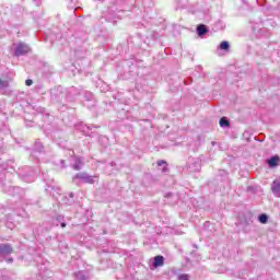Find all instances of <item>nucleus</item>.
Returning <instances> with one entry per match:
<instances>
[{"mask_svg": "<svg viewBox=\"0 0 280 280\" xmlns=\"http://www.w3.org/2000/svg\"><path fill=\"white\" fill-rule=\"evenodd\" d=\"M171 196H172V192H168L165 195V198H171Z\"/></svg>", "mask_w": 280, "mask_h": 280, "instance_id": "nucleus-34", "label": "nucleus"}, {"mask_svg": "<svg viewBox=\"0 0 280 280\" xmlns=\"http://www.w3.org/2000/svg\"><path fill=\"white\" fill-rule=\"evenodd\" d=\"M60 165H61L62 168L67 167V166L65 165V160H61V161H60Z\"/></svg>", "mask_w": 280, "mask_h": 280, "instance_id": "nucleus-33", "label": "nucleus"}, {"mask_svg": "<svg viewBox=\"0 0 280 280\" xmlns=\"http://www.w3.org/2000/svg\"><path fill=\"white\" fill-rule=\"evenodd\" d=\"M152 38L153 40H158V38L160 37L159 33H152Z\"/></svg>", "mask_w": 280, "mask_h": 280, "instance_id": "nucleus-32", "label": "nucleus"}, {"mask_svg": "<svg viewBox=\"0 0 280 280\" xmlns=\"http://www.w3.org/2000/svg\"><path fill=\"white\" fill-rule=\"evenodd\" d=\"M190 257L194 259V261H200V256L198 255V252H196V249L190 252Z\"/></svg>", "mask_w": 280, "mask_h": 280, "instance_id": "nucleus-25", "label": "nucleus"}, {"mask_svg": "<svg viewBox=\"0 0 280 280\" xmlns=\"http://www.w3.org/2000/svg\"><path fill=\"white\" fill-rule=\"evenodd\" d=\"M48 187H50V189H56V187H54V186H51V185H50V186H48Z\"/></svg>", "mask_w": 280, "mask_h": 280, "instance_id": "nucleus-37", "label": "nucleus"}, {"mask_svg": "<svg viewBox=\"0 0 280 280\" xmlns=\"http://www.w3.org/2000/svg\"><path fill=\"white\" fill-rule=\"evenodd\" d=\"M43 150H44L43 142H40V140H36L34 144V151L43 152Z\"/></svg>", "mask_w": 280, "mask_h": 280, "instance_id": "nucleus-21", "label": "nucleus"}, {"mask_svg": "<svg viewBox=\"0 0 280 280\" xmlns=\"http://www.w3.org/2000/svg\"><path fill=\"white\" fill-rule=\"evenodd\" d=\"M18 174L24 183H34L36 180V172L31 166L20 167Z\"/></svg>", "mask_w": 280, "mask_h": 280, "instance_id": "nucleus-1", "label": "nucleus"}, {"mask_svg": "<svg viewBox=\"0 0 280 280\" xmlns=\"http://www.w3.org/2000/svg\"><path fill=\"white\" fill-rule=\"evenodd\" d=\"M12 253H14V249L12 248V245L10 244H0V257L4 258V261H7V264H13L14 258L10 257V255H12ZM8 257V258H5Z\"/></svg>", "mask_w": 280, "mask_h": 280, "instance_id": "nucleus-2", "label": "nucleus"}, {"mask_svg": "<svg viewBox=\"0 0 280 280\" xmlns=\"http://www.w3.org/2000/svg\"><path fill=\"white\" fill-rule=\"evenodd\" d=\"M254 222V217L253 213L247 212L244 214V220L242 221L243 224H245V226H250V224H253Z\"/></svg>", "mask_w": 280, "mask_h": 280, "instance_id": "nucleus-13", "label": "nucleus"}, {"mask_svg": "<svg viewBox=\"0 0 280 280\" xmlns=\"http://www.w3.org/2000/svg\"><path fill=\"white\" fill-rule=\"evenodd\" d=\"M275 26H266L264 28H260L259 34L260 36H265V38H270V30H272Z\"/></svg>", "mask_w": 280, "mask_h": 280, "instance_id": "nucleus-14", "label": "nucleus"}, {"mask_svg": "<svg viewBox=\"0 0 280 280\" xmlns=\"http://www.w3.org/2000/svg\"><path fill=\"white\" fill-rule=\"evenodd\" d=\"M201 167L200 160L190 158L188 160V168L190 172H198Z\"/></svg>", "mask_w": 280, "mask_h": 280, "instance_id": "nucleus-6", "label": "nucleus"}, {"mask_svg": "<svg viewBox=\"0 0 280 280\" xmlns=\"http://www.w3.org/2000/svg\"><path fill=\"white\" fill-rule=\"evenodd\" d=\"M219 176H221V177L229 176V173L224 170H220L219 171Z\"/></svg>", "mask_w": 280, "mask_h": 280, "instance_id": "nucleus-29", "label": "nucleus"}, {"mask_svg": "<svg viewBox=\"0 0 280 280\" xmlns=\"http://www.w3.org/2000/svg\"><path fill=\"white\" fill-rule=\"evenodd\" d=\"M8 86H10V82H8V80L0 79V89H8Z\"/></svg>", "mask_w": 280, "mask_h": 280, "instance_id": "nucleus-24", "label": "nucleus"}, {"mask_svg": "<svg viewBox=\"0 0 280 280\" xmlns=\"http://www.w3.org/2000/svg\"><path fill=\"white\" fill-rule=\"evenodd\" d=\"M258 222H260V224H267L268 223V214L261 213L258 217Z\"/></svg>", "mask_w": 280, "mask_h": 280, "instance_id": "nucleus-22", "label": "nucleus"}, {"mask_svg": "<svg viewBox=\"0 0 280 280\" xmlns=\"http://www.w3.org/2000/svg\"><path fill=\"white\" fill-rule=\"evenodd\" d=\"M271 191L276 198H280V177L272 182Z\"/></svg>", "mask_w": 280, "mask_h": 280, "instance_id": "nucleus-8", "label": "nucleus"}, {"mask_svg": "<svg viewBox=\"0 0 280 280\" xmlns=\"http://www.w3.org/2000/svg\"><path fill=\"white\" fill-rule=\"evenodd\" d=\"M43 128H44V132H45L46 135H51V128H49V127H47V126H45V125H43Z\"/></svg>", "mask_w": 280, "mask_h": 280, "instance_id": "nucleus-28", "label": "nucleus"}, {"mask_svg": "<svg viewBox=\"0 0 280 280\" xmlns=\"http://www.w3.org/2000/svg\"><path fill=\"white\" fill-rule=\"evenodd\" d=\"M25 126H26V128H32V126H34V121L26 120Z\"/></svg>", "mask_w": 280, "mask_h": 280, "instance_id": "nucleus-30", "label": "nucleus"}, {"mask_svg": "<svg viewBox=\"0 0 280 280\" xmlns=\"http://www.w3.org/2000/svg\"><path fill=\"white\" fill-rule=\"evenodd\" d=\"M192 248H196V250H198V245L192 244Z\"/></svg>", "mask_w": 280, "mask_h": 280, "instance_id": "nucleus-35", "label": "nucleus"}, {"mask_svg": "<svg viewBox=\"0 0 280 280\" xmlns=\"http://www.w3.org/2000/svg\"><path fill=\"white\" fill-rule=\"evenodd\" d=\"M218 49H221V51H229L231 49V44H229L228 40L221 42V44L218 46Z\"/></svg>", "mask_w": 280, "mask_h": 280, "instance_id": "nucleus-17", "label": "nucleus"}, {"mask_svg": "<svg viewBox=\"0 0 280 280\" xmlns=\"http://www.w3.org/2000/svg\"><path fill=\"white\" fill-rule=\"evenodd\" d=\"M165 264V257L159 255L153 258L152 266L153 268H161Z\"/></svg>", "mask_w": 280, "mask_h": 280, "instance_id": "nucleus-10", "label": "nucleus"}, {"mask_svg": "<svg viewBox=\"0 0 280 280\" xmlns=\"http://www.w3.org/2000/svg\"><path fill=\"white\" fill-rule=\"evenodd\" d=\"M70 198H73V192L70 194Z\"/></svg>", "mask_w": 280, "mask_h": 280, "instance_id": "nucleus-38", "label": "nucleus"}, {"mask_svg": "<svg viewBox=\"0 0 280 280\" xmlns=\"http://www.w3.org/2000/svg\"><path fill=\"white\" fill-rule=\"evenodd\" d=\"M62 97H65V92H62V86L59 85L50 90L51 102H55V103L62 102Z\"/></svg>", "mask_w": 280, "mask_h": 280, "instance_id": "nucleus-3", "label": "nucleus"}, {"mask_svg": "<svg viewBox=\"0 0 280 280\" xmlns=\"http://www.w3.org/2000/svg\"><path fill=\"white\" fill-rule=\"evenodd\" d=\"M74 280H91V276L89 275V271H74L73 273Z\"/></svg>", "mask_w": 280, "mask_h": 280, "instance_id": "nucleus-9", "label": "nucleus"}, {"mask_svg": "<svg viewBox=\"0 0 280 280\" xmlns=\"http://www.w3.org/2000/svg\"><path fill=\"white\" fill-rule=\"evenodd\" d=\"M69 154H70V156H73L74 152L70 150Z\"/></svg>", "mask_w": 280, "mask_h": 280, "instance_id": "nucleus-36", "label": "nucleus"}, {"mask_svg": "<svg viewBox=\"0 0 280 280\" xmlns=\"http://www.w3.org/2000/svg\"><path fill=\"white\" fill-rule=\"evenodd\" d=\"M177 280H189V275L187 273H182L178 276V279Z\"/></svg>", "mask_w": 280, "mask_h": 280, "instance_id": "nucleus-27", "label": "nucleus"}, {"mask_svg": "<svg viewBox=\"0 0 280 280\" xmlns=\"http://www.w3.org/2000/svg\"><path fill=\"white\" fill-rule=\"evenodd\" d=\"M31 48L27 44L20 42L15 48V56H25V54H30Z\"/></svg>", "mask_w": 280, "mask_h": 280, "instance_id": "nucleus-5", "label": "nucleus"}, {"mask_svg": "<svg viewBox=\"0 0 280 280\" xmlns=\"http://www.w3.org/2000/svg\"><path fill=\"white\" fill-rule=\"evenodd\" d=\"M279 155H272L271 158L267 159V165L268 167H277L279 165Z\"/></svg>", "mask_w": 280, "mask_h": 280, "instance_id": "nucleus-11", "label": "nucleus"}, {"mask_svg": "<svg viewBox=\"0 0 280 280\" xmlns=\"http://www.w3.org/2000/svg\"><path fill=\"white\" fill-rule=\"evenodd\" d=\"M74 178H78L79 180H81L82 183H86L88 185H93V183H95V178H97V176H91L89 175V173H78Z\"/></svg>", "mask_w": 280, "mask_h": 280, "instance_id": "nucleus-4", "label": "nucleus"}, {"mask_svg": "<svg viewBox=\"0 0 280 280\" xmlns=\"http://www.w3.org/2000/svg\"><path fill=\"white\" fill-rule=\"evenodd\" d=\"M257 4L265 10H270V7L267 4L266 0H257Z\"/></svg>", "mask_w": 280, "mask_h": 280, "instance_id": "nucleus-23", "label": "nucleus"}, {"mask_svg": "<svg viewBox=\"0 0 280 280\" xmlns=\"http://www.w3.org/2000/svg\"><path fill=\"white\" fill-rule=\"evenodd\" d=\"M26 86H32L34 84V81L32 79H27L25 81Z\"/></svg>", "mask_w": 280, "mask_h": 280, "instance_id": "nucleus-31", "label": "nucleus"}, {"mask_svg": "<svg viewBox=\"0 0 280 280\" xmlns=\"http://www.w3.org/2000/svg\"><path fill=\"white\" fill-rule=\"evenodd\" d=\"M80 95V90L75 86H71L67 90L66 97L67 100L73 101L75 97Z\"/></svg>", "mask_w": 280, "mask_h": 280, "instance_id": "nucleus-7", "label": "nucleus"}, {"mask_svg": "<svg viewBox=\"0 0 280 280\" xmlns=\"http://www.w3.org/2000/svg\"><path fill=\"white\" fill-rule=\"evenodd\" d=\"M56 225L58 226V224H60L61 229H66L67 228V222H65V217L63 215H57L56 217Z\"/></svg>", "mask_w": 280, "mask_h": 280, "instance_id": "nucleus-18", "label": "nucleus"}, {"mask_svg": "<svg viewBox=\"0 0 280 280\" xmlns=\"http://www.w3.org/2000/svg\"><path fill=\"white\" fill-rule=\"evenodd\" d=\"M219 126H220L221 128H229V126H231V122L229 121V118L222 117V118L219 120Z\"/></svg>", "mask_w": 280, "mask_h": 280, "instance_id": "nucleus-19", "label": "nucleus"}, {"mask_svg": "<svg viewBox=\"0 0 280 280\" xmlns=\"http://www.w3.org/2000/svg\"><path fill=\"white\" fill-rule=\"evenodd\" d=\"M206 34H209V28L205 24L197 25V35L202 38Z\"/></svg>", "mask_w": 280, "mask_h": 280, "instance_id": "nucleus-12", "label": "nucleus"}, {"mask_svg": "<svg viewBox=\"0 0 280 280\" xmlns=\"http://www.w3.org/2000/svg\"><path fill=\"white\" fill-rule=\"evenodd\" d=\"M84 98L86 100V102H91L93 100V93L84 92Z\"/></svg>", "mask_w": 280, "mask_h": 280, "instance_id": "nucleus-26", "label": "nucleus"}, {"mask_svg": "<svg viewBox=\"0 0 280 280\" xmlns=\"http://www.w3.org/2000/svg\"><path fill=\"white\" fill-rule=\"evenodd\" d=\"M158 166L163 167L162 168L163 174H167V172H170V168H167V162H165V160L158 161Z\"/></svg>", "mask_w": 280, "mask_h": 280, "instance_id": "nucleus-20", "label": "nucleus"}, {"mask_svg": "<svg viewBox=\"0 0 280 280\" xmlns=\"http://www.w3.org/2000/svg\"><path fill=\"white\" fill-rule=\"evenodd\" d=\"M82 159L75 158L74 159V164L72 165V168L75 170V172H80L82 170Z\"/></svg>", "mask_w": 280, "mask_h": 280, "instance_id": "nucleus-16", "label": "nucleus"}, {"mask_svg": "<svg viewBox=\"0 0 280 280\" xmlns=\"http://www.w3.org/2000/svg\"><path fill=\"white\" fill-rule=\"evenodd\" d=\"M39 276L42 277V279H51V271L47 268H45L43 270V268L39 269Z\"/></svg>", "mask_w": 280, "mask_h": 280, "instance_id": "nucleus-15", "label": "nucleus"}]
</instances>
